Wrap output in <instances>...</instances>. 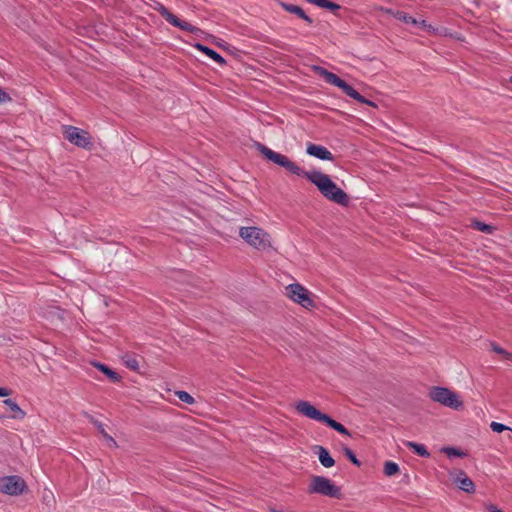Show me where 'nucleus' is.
<instances>
[{"instance_id":"6","label":"nucleus","mask_w":512,"mask_h":512,"mask_svg":"<svg viewBox=\"0 0 512 512\" xmlns=\"http://www.w3.org/2000/svg\"><path fill=\"white\" fill-rule=\"evenodd\" d=\"M309 494H320L330 498H341V489L324 476H314L308 487Z\"/></svg>"},{"instance_id":"4","label":"nucleus","mask_w":512,"mask_h":512,"mask_svg":"<svg viewBox=\"0 0 512 512\" xmlns=\"http://www.w3.org/2000/svg\"><path fill=\"white\" fill-rule=\"evenodd\" d=\"M239 236L251 247L258 251L272 248V239L268 232L256 226L241 227Z\"/></svg>"},{"instance_id":"7","label":"nucleus","mask_w":512,"mask_h":512,"mask_svg":"<svg viewBox=\"0 0 512 512\" xmlns=\"http://www.w3.org/2000/svg\"><path fill=\"white\" fill-rule=\"evenodd\" d=\"M286 296L293 302L306 309L314 308L315 302L310 297L309 291L299 283H293L286 286Z\"/></svg>"},{"instance_id":"19","label":"nucleus","mask_w":512,"mask_h":512,"mask_svg":"<svg viewBox=\"0 0 512 512\" xmlns=\"http://www.w3.org/2000/svg\"><path fill=\"white\" fill-rule=\"evenodd\" d=\"M130 371L138 373L140 378H147L149 375L147 365L144 362L140 364L135 358H130Z\"/></svg>"},{"instance_id":"21","label":"nucleus","mask_w":512,"mask_h":512,"mask_svg":"<svg viewBox=\"0 0 512 512\" xmlns=\"http://www.w3.org/2000/svg\"><path fill=\"white\" fill-rule=\"evenodd\" d=\"M41 499H42V502L48 507H52L56 503L54 493L48 488H45L43 490Z\"/></svg>"},{"instance_id":"25","label":"nucleus","mask_w":512,"mask_h":512,"mask_svg":"<svg viewBox=\"0 0 512 512\" xmlns=\"http://www.w3.org/2000/svg\"><path fill=\"white\" fill-rule=\"evenodd\" d=\"M491 348L495 353L502 355L505 360L512 361V353L506 351L496 343H492Z\"/></svg>"},{"instance_id":"1","label":"nucleus","mask_w":512,"mask_h":512,"mask_svg":"<svg viewBox=\"0 0 512 512\" xmlns=\"http://www.w3.org/2000/svg\"><path fill=\"white\" fill-rule=\"evenodd\" d=\"M255 147L267 160L285 168L292 174L308 179L327 200L342 206L349 204V196L331 180L329 175L317 170L305 172L287 156L273 151L262 143H255Z\"/></svg>"},{"instance_id":"22","label":"nucleus","mask_w":512,"mask_h":512,"mask_svg":"<svg viewBox=\"0 0 512 512\" xmlns=\"http://www.w3.org/2000/svg\"><path fill=\"white\" fill-rule=\"evenodd\" d=\"M407 447L414 450L416 454L422 457H429L430 453L427 451L424 445L415 442H407Z\"/></svg>"},{"instance_id":"33","label":"nucleus","mask_w":512,"mask_h":512,"mask_svg":"<svg viewBox=\"0 0 512 512\" xmlns=\"http://www.w3.org/2000/svg\"><path fill=\"white\" fill-rule=\"evenodd\" d=\"M511 83H512V76H511Z\"/></svg>"},{"instance_id":"24","label":"nucleus","mask_w":512,"mask_h":512,"mask_svg":"<svg viewBox=\"0 0 512 512\" xmlns=\"http://www.w3.org/2000/svg\"><path fill=\"white\" fill-rule=\"evenodd\" d=\"M393 15L396 19L403 21L407 24H413V25L418 24V21L415 18L409 16L408 14H406L403 11H397V12L393 13Z\"/></svg>"},{"instance_id":"30","label":"nucleus","mask_w":512,"mask_h":512,"mask_svg":"<svg viewBox=\"0 0 512 512\" xmlns=\"http://www.w3.org/2000/svg\"><path fill=\"white\" fill-rule=\"evenodd\" d=\"M12 394V391L5 387H0V397H7Z\"/></svg>"},{"instance_id":"9","label":"nucleus","mask_w":512,"mask_h":512,"mask_svg":"<svg viewBox=\"0 0 512 512\" xmlns=\"http://www.w3.org/2000/svg\"><path fill=\"white\" fill-rule=\"evenodd\" d=\"M26 488V482L18 475L0 478V492L9 496L21 495Z\"/></svg>"},{"instance_id":"11","label":"nucleus","mask_w":512,"mask_h":512,"mask_svg":"<svg viewBox=\"0 0 512 512\" xmlns=\"http://www.w3.org/2000/svg\"><path fill=\"white\" fill-rule=\"evenodd\" d=\"M450 476L453 480V483L457 485V487L469 494L475 492L474 482L467 476V474L463 470H456L454 472H450Z\"/></svg>"},{"instance_id":"32","label":"nucleus","mask_w":512,"mask_h":512,"mask_svg":"<svg viewBox=\"0 0 512 512\" xmlns=\"http://www.w3.org/2000/svg\"><path fill=\"white\" fill-rule=\"evenodd\" d=\"M130 381H132V382H134V383H137V384H140V383H141V381H140V380H138V379H132L131 377H130Z\"/></svg>"},{"instance_id":"2","label":"nucleus","mask_w":512,"mask_h":512,"mask_svg":"<svg viewBox=\"0 0 512 512\" xmlns=\"http://www.w3.org/2000/svg\"><path fill=\"white\" fill-rule=\"evenodd\" d=\"M295 409L299 414H301L309 419H312V420H315L318 422H323L327 426L336 430L337 432H339L343 435L350 436V432L341 423L335 421L327 414L322 413L320 410H318L316 407H314L308 401H305V400L298 401L295 404Z\"/></svg>"},{"instance_id":"26","label":"nucleus","mask_w":512,"mask_h":512,"mask_svg":"<svg viewBox=\"0 0 512 512\" xmlns=\"http://www.w3.org/2000/svg\"><path fill=\"white\" fill-rule=\"evenodd\" d=\"M474 228H476L477 230L481 231V232H484V233H487V234H492L495 230V227L491 226V225H488V224H485L483 222H480V221H475L474 222Z\"/></svg>"},{"instance_id":"28","label":"nucleus","mask_w":512,"mask_h":512,"mask_svg":"<svg viewBox=\"0 0 512 512\" xmlns=\"http://www.w3.org/2000/svg\"><path fill=\"white\" fill-rule=\"evenodd\" d=\"M343 452L345 454V456L356 466H360L361 463L360 461L357 459L356 455L354 454V452L348 448V447H344L343 448Z\"/></svg>"},{"instance_id":"5","label":"nucleus","mask_w":512,"mask_h":512,"mask_svg":"<svg viewBox=\"0 0 512 512\" xmlns=\"http://www.w3.org/2000/svg\"><path fill=\"white\" fill-rule=\"evenodd\" d=\"M429 397L434 402L445 407H449L454 410L463 409V402L460 400L459 395L449 388L433 386L429 390Z\"/></svg>"},{"instance_id":"27","label":"nucleus","mask_w":512,"mask_h":512,"mask_svg":"<svg viewBox=\"0 0 512 512\" xmlns=\"http://www.w3.org/2000/svg\"><path fill=\"white\" fill-rule=\"evenodd\" d=\"M175 395L184 403L193 404L195 402L194 398L186 391H176Z\"/></svg>"},{"instance_id":"8","label":"nucleus","mask_w":512,"mask_h":512,"mask_svg":"<svg viewBox=\"0 0 512 512\" xmlns=\"http://www.w3.org/2000/svg\"><path fill=\"white\" fill-rule=\"evenodd\" d=\"M152 7L154 10L158 11L161 14V16L164 17L165 20L173 26L193 34L202 32L201 29H199L198 27H195L190 23L179 19L176 15L171 13L162 3L154 1Z\"/></svg>"},{"instance_id":"12","label":"nucleus","mask_w":512,"mask_h":512,"mask_svg":"<svg viewBox=\"0 0 512 512\" xmlns=\"http://www.w3.org/2000/svg\"><path fill=\"white\" fill-rule=\"evenodd\" d=\"M306 152L321 160L332 161L334 159L333 154L324 146L316 144H308Z\"/></svg>"},{"instance_id":"18","label":"nucleus","mask_w":512,"mask_h":512,"mask_svg":"<svg viewBox=\"0 0 512 512\" xmlns=\"http://www.w3.org/2000/svg\"><path fill=\"white\" fill-rule=\"evenodd\" d=\"M3 403L9 407L12 411L11 418L13 419H24L26 417V413L24 410L20 408V406L12 399H5Z\"/></svg>"},{"instance_id":"10","label":"nucleus","mask_w":512,"mask_h":512,"mask_svg":"<svg viewBox=\"0 0 512 512\" xmlns=\"http://www.w3.org/2000/svg\"><path fill=\"white\" fill-rule=\"evenodd\" d=\"M64 137L70 143L84 149H90L92 141L89 133L85 130L79 129L75 126L64 127Z\"/></svg>"},{"instance_id":"17","label":"nucleus","mask_w":512,"mask_h":512,"mask_svg":"<svg viewBox=\"0 0 512 512\" xmlns=\"http://www.w3.org/2000/svg\"><path fill=\"white\" fill-rule=\"evenodd\" d=\"M91 421L92 423L96 426V428L98 429L99 433L102 435V437L104 438L105 442H106V445L108 448L110 449H115L117 448V443L116 441L114 440V438L112 436H110L104 429V425L102 423H100L99 421L91 418Z\"/></svg>"},{"instance_id":"29","label":"nucleus","mask_w":512,"mask_h":512,"mask_svg":"<svg viewBox=\"0 0 512 512\" xmlns=\"http://www.w3.org/2000/svg\"><path fill=\"white\" fill-rule=\"evenodd\" d=\"M10 96L3 90L0 89V104L10 101Z\"/></svg>"},{"instance_id":"31","label":"nucleus","mask_w":512,"mask_h":512,"mask_svg":"<svg viewBox=\"0 0 512 512\" xmlns=\"http://www.w3.org/2000/svg\"><path fill=\"white\" fill-rule=\"evenodd\" d=\"M489 512H503L502 510H500L497 506L495 505H490L489 508H488Z\"/></svg>"},{"instance_id":"13","label":"nucleus","mask_w":512,"mask_h":512,"mask_svg":"<svg viewBox=\"0 0 512 512\" xmlns=\"http://www.w3.org/2000/svg\"><path fill=\"white\" fill-rule=\"evenodd\" d=\"M280 6L286 12H289V13L297 15L300 19L304 20L306 23H308V24H312L313 23L312 18L310 16H308L305 13V11L300 6L289 4V3H285V2H280Z\"/></svg>"},{"instance_id":"23","label":"nucleus","mask_w":512,"mask_h":512,"mask_svg":"<svg viewBox=\"0 0 512 512\" xmlns=\"http://www.w3.org/2000/svg\"><path fill=\"white\" fill-rule=\"evenodd\" d=\"M399 472V466L397 463L392 461H386L384 463V474L388 477L393 476Z\"/></svg>"},{"instance_id":"20","label":"nucleus","mask_w":512,"mask_h":512,"mask_svg":"<svg viewBox=\"0 0 512 512\" xmlns=\"http://www.w3.org/2000/svg\"><path fill=\"white\" fill-rule=\"evenodd\" d=\"M441 452L446 454L449 458L451 457H465L467 453L452 446H446L441 448Z\"/></svg>"},{"instance_id":"16","label":"nucleus","mask_w":512,"mask_h":512,"mask_svg":"<svg viewBox=\"0 0 512 512\" xmlns=\"http://www.w3.org/2000/svg\"><path fill=\"white\" fill-rule=\"evenodd\" d=\"M315 450H316V453L318 454V458H319L320 463L325 468H330V467L334 466L335 461L330 456L328 450L325 447L317 445V446H315Z\"/></svg>"},{"instance_id":"14","label":"nucleus","mask_w":512,"mask_h":512,"mask_svg":"<svg viewBox=\"0 0 512 512\" xmlns=\"http://www.w3.org/2000/svg\"><path fill=\"white\" fill-rule=\"evenodd\" d=\"M90 364L101 371L111 382L117 383L121 381L122 377L110 367L96 361H91Z\"/></svg>"},{"instance_id":"15","label":"nucleus","mask_w":512,"mask_h":512,"mask_svg":"<svg viewBox=\"0 0 512 512\" xmlns=\"http://www.w3.org/2000/svg\"><path fill=\"white\" fill-rule=\"evenodd\" d=\"M194 47L203 52L205 55H207L209 58H211L212 60H214L215 62H217L218 64H220L221 66L225 65L226 64V61L225 59L219 54L217 53L215 50L205 46V45H202L200 43H196L194 45Z\"/></svg>"},{"instance_id":"3","label":"nucleus","mask_w":512,"mask_h":512,"mask_svg":"<svg viewBox=\"0 0 512 512\" xmlns=\"http://www.w3.org/2000/svg\"><path fill=\"white\" fill-rule=\"evenodd\" d=\"M314 71L321 76L327 83L334 85L341 89L347 96L353 98L354 100L367 104L372 107H377V105L371 101L363 97L358 91H356L351 85L346 83L344 80H342L340 77H338L336 74L326 70L325 68L321 66H314Z\"/></svg>"}]
</instances>
